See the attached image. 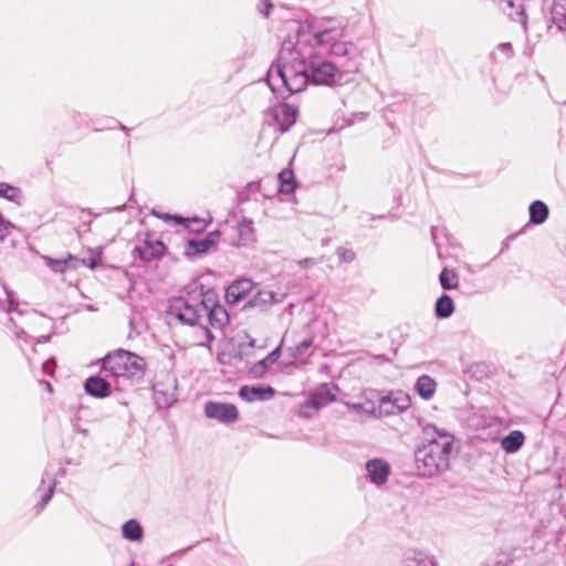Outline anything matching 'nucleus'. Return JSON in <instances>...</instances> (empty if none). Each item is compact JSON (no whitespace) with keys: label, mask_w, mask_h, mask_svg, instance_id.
<instances>
[{"label":"nucleus","mask_w":566,"mask_h":566,"mask_svg":"<svg viewBox=\"0 0 566 566\" xmlns=\"http://www.w3.org/2000/svg\"><path fill=\"white\" fill-rule=\"evenodd\" d=\"M297 109L290 104H279L272 109L274 126L281 133H285L295 123Z\"/></svg>","instance_id":"11"},{"label":"nucleus","mask_w":566,"mask_h":566,"mask_svg":"<svg viewBox=\"0 0 566 566\" xmlns=\"http://www.w3.org/2000/svg\"><path fill=\"white\" fill-rule=\"evenodd\" d=\"M434 312L439 318L450 317L454 312L453 300L449 295L443 294L437 300Z\"/></svg>","instance_id":"22"},{"label":"nucleus","mask_w":566,"mask_h":566,"mask_svg":"<svg viewBox=\"0 0 566 566\" xmlns=\"http://www.w3.org/2000/svg\"><path fill=\"white\" fill-rule=\"evenodd\" d=\"M345 27L334 20L328 19L323 21L318 27L313 30L314 43H307V45L318 46L322 51L334 55V56H348V63L344 64L345 72H354L357 70L355 63H350L355 46L350 42L344 41Z\"/></svg>","instance_id":"4"},{"label":"nucleus","mask_w":566,"mask_h":566,"mask_svg":"<svg viewBox=\"0 0 566 566\" xmlns=\"http://www.w3.org/2000/svg\"><path fill=\"white\" fill-rule=\"evenodd\" d=\"M219 231L210 232L205 240L209 243L210 247L214 245L219 239Z\"/></svg>","instance_id":"40"},{"label":"nucleus","mask_w":566,"mask_h":566,"mask_svg":"<svg viewBox=\"0 0 566 566\" xmlns=\"http://www.w3.org/2000/svg\"><path fill=\"white\" fill-rule=\"evenodd\" d=\"M210 248L211 247L205 239H191L187 242L186 254L188 256H195L197 254L206 253Z\"/></svg>","instance_id":"29"},{"label":"nucleus","mask_w":566,"mask_h":566,"mask_svg":"<svg viewBox=\"0 0 566 566\" xmlns=\"http://www.w3.org/2000/svg\"><path fill=\"white\" fill-rule=\"evenodd\" d=\"M338 387L326 382L316 387L308 399L300 406L298 415L304 418H311L322 408L326 407L336 399Z\"/></svg>","instance_id":"7"},{"label":"nucleus","mask_w":566,"mask_h":566,"mask_svg":"<svg viewBox=\"0 0 566 566\" xmlns=\"http://www.w3.org/2000/svg\"><path fill=\"white\" fill-rule=\"evenodd\" d=\"M280 191L283 193H292L296 188L294 174L290 169H284L279 174Z\"/></svg>","instance_id":"25"},{"label":"nucleus","mask_w":566,"mask_h":566,"mask_svg":"<svg viewBox=\"0 0 566 566\" xmlns=\"http://www.w3.org/2000/svg\"><path fill=\"white\" fill-rule=\"evenodd\" d=\"M274 395L275 390L271 386H243L239 391V396L248 402L268 401Z\"/></svg>","instance_id":"15"},{"label":"nucleus","mask_w":566,"mask_h":566,"mask_svg":"<svg viewBox=\"0 0 566 566\" xmlns=\"http://www.w3.org/2000/svg\"><path fill=\"white\" fill-rule=\"evenodd\" d=\"M491 57H492L493 60H496V57H495V53H491Z\"/></svg>","instance_id":"45"},{"label":"nucleus","mask_w":566,"mask_h":566,"mask_svg":"<svg viewBox=\"0 0 566 566\" xmlns=\"http://www.w3.org/2000/svg\"><path fill=\"white\" fill-rule=\"evenodd\" d=\"M252 285L250 280L237 281L229 286L228 296L233 297L235 301L240 300L252 289Z\"/></svg>","instance_id":"26"},{"label":"nucleus","mask_w":566,"mask_h":566,"mask_svg":"<svg viewBox=\"0 0 566 566\" xmlns=\"http://www.w3.org/2000/svg\"><path fill=\"white\" fill-rule=\"evenodd\" d=\"M353 407H354L355 409H359V408H360V406H359V405H354Z\"/></svg>","instance_id":"46"},{"label":"nucleus","mask_w":566,"mask_h":566,"mask_svg":"<svg viewBox=\"0 0 566 566\" xmlns=\"http://www.w3.org/2000/svg\"><path fill=\"white\" fill-rule=\"evenodd\" d=\"M525 442V436L520 430L511 431L507 436L502 438L501 447L506 453L517 452Z\"/></svg>","instance_id":"19"},{"label":"nucleus","mask_w":566,"mask_h":566,"mask_svg":"<svg viewBox=\"0 0 566 566\" xmlns=\"http://www.w3.org/2000/svg\"><path fill=\"white\" fill-rule=\"evenodd\" d=\"M51 365H52V363L50 360L43 363L42 367H43L44 373L52 375L53 371L51 369Z\"/></svg>","instance_id":"42"},{"label":"nucleus","mask_w":566,"mask_h":566,"mask_svg":"<svg viewBox=\"0 0 566 566\" xmlns=\"http://www.w3.org/2000/svg\"><path fill=\"white\" fill-rule=\"evenodd\" d=\"M548 217L547 206L539 200H536L530 206V221L535 224H542Z\"/></svg>","instance_id":"21"},{"label":"nucleus","mask_w":566,"mask_h":566,"mask_svg":"<svg viewBox=\"0 0 566 566\" xmlns=\"http://www.w3.org/2000/svg\"><path fill=\"white\" fill-rule=\"evenodd\" d=\"M84 388L88 395L96 398H105L111 395V384L98 376L88 377L85 380Z\"/></svg>","instance_id":"17"},{"label":"nucleus","mask_w":566,"mask_h":566,"mask_svg":"<svg viewBox=\"0 0 566 566\" xmlns=\"http://www.w3.org/2000/svg\"><path fill=\"white\" fill-rule=\"evenodd\" d=\"M50 340V336H39L35 338V344H44Z\"/></svg>","instance_id":"43"},{"label":"nucleus","mask_w":566,"mask_h":566,"mask_svg":"<svg viewBox=\"0 0 566 566\" xmlns=\"http://www.w3.org/2000/svg\"><path fill=\"white\" fill-rule=\"evenodd\" d=\"M454 437L436 426L423 428V440L415 451L416 465L423 476L440 475L450 469Z\"/></svg>","instance_id":"3"},{"label":"nucleus","mask_w":566,"mask_h":566,"mask_svg":"<svg viewBox=\"0 0 566 566\" xmlns=\"http://www.w3.org/2000/svg\"><path fill=\"white\" fill-rule=\"evenodd\" d=\"M84 266H87L90 269H95L97 266V260L96 259H91L90 261L85 260V264H83Z\"/></svg>","instance_id":"41"},{"label":"nucleus","mask_w":566,"mask_h":566,"mask_svg":"<svg viewBox=\"0 0 566 566\" xmlns=\"http://www.w3.org/2000/svg\"><path fill=\"white\" fill-rule=\"evenodd\" d=\"M313 346V339L306 338L302 340L298 345L295 346V348L292 352V357L294 359H304L312 355V348Z\"/></svg>","instance_id":"30"},{"label":"nucleus","mask_w":566,"mask_h":566,"mask_svg":"<svg viewBox=\"0 0 566 566\" xmlns=\"http://www.w3.org/2000/svg\"><path fill=\"white\" fill-rule=\"evenodd\" d=\"M281 349L282 343L274 350H272L265 358L255 363L250 369L251 374L255 377L264 376L268 369L279 360L281 356Z\"/></svg>","instance_id":"18"},{"label":"nucleus","mask_w":566,"mask_h":566,"mask_svg":"<svg viewBox=\"0 0 566 566\" xmlns=\"http://www.w3.org/2000/svg\"><path fill=\"white\" fill-rule=\"evenodd\" d=\"M165 220H168V219H171L174 220L176 223H185L186 228L191 231V232H199L203 229H206L207 227V223L203 219H198V218H193V219H182L180 217H171V216H168L166 214L164 217Z\"/></svg>","instance_id":"27"},{"label":"nucleus","mask_w":566,"mask_h":566,"mask_svg":"<svg viewBox=\"0 0 566 566\" xmlns=\"http://www.w3.org/2000/svg\"><path fill=\"white\" fill-rule=\"evenodd\" d=\"M308 69L310 81L317 85L332 86L338 83L343 77V71L332 62L322 60L314 55L312 48L311 55L308 57Z\"/></svg>","instance_id":"6"},{"label":"nucleus","mask_w":566,"mask_h":566,"mask_svg":"<svg viewBox=\"0 0 566 566\" xmlns=\"http://www.w3.org/2000/svg\"><path fill=\"white\" fill-rule=\"evenodd\" d=\"M13 229H15V226L6 220L0 212V241L7 239Z\"/></svg>","instance_id":"32"},{"label":"nucleus","mask_w":566,"mask_h":566,"mask_svg":"<svg viewBox=\"0 0 566 566\" xmlns=\"http://www.w3.org/2000/svg\"><path fill=\"white\" fill-rule=\"evenodd\" d=\"M54 488H55V483H51L49 485L46 493L42 496V500L40 502V511L43 510L45 507V505L49 503V501L51 500L53 492H54Z\"/></svg>","instance_id":"36"},{"label":"nucleus","mask_w":566,"mask_h":566,"mask_svg":"<svg viewBox=\"0 0 566 566\" xmlns=\"http://www.w3.org/2000/svg\"><path fill=\"white\" fill-rule=\"evenodd\" d=\"M45 264L56 273H64L66 270H77L81 264H85V259H78L72 254H67L63 259L43 258Z\"/></svg>","instance_id":"16"},{"label":"nucleus","mask_w":566,"mask_h":566,"mask_svg":"<svg viewBox=\"0 0 566 566\" xmlns=\"http://www.w3.org/2000/svg\"><path fill=\"white\" fill-rule=\"evenodd\" d=\"M410 407V398L403 391H391L380 397L378 402V413L380 416H391L407 410Z\"/></svg>","instance_id":"9"},{"label":"nucleus","mask_w":566,"mask_h":566,"mask_svg":"<svg viewBox=\"0 0 566 566\" xmlns=\"http://www.w3.org/2000/svg\"><path fill=\"white\" fill-rule=\"evenodd\" d=\"M552 17L557 28L566 31V0H554Z\"/></svg>","instance_id":"23"},{"label":"nucleus","mask_w":566,"mask_h":566,"mask_svg":"<svg viewBox=\"0 0 566 566\" xmlns=\"http://www.w3.org/2000/svg\"><path fill=\"white\" fill-rule=\"evenodd\" d=\"M4 293L9 302V306L6 308V311L8 313L15 312L20 318L19 321H17L14 317H10V323L14 328V335L17 339H23L24 343H28L33 337L29 335L25 328H28L32 333H35L36 331L33 327V325L44 321V317L39 316L35 313H29L27 315H23V313L21 311H18L17 308L18 303L14 301L12 292L4 290Z\"/></svg>","instance_id":"8"},{"label":"nucleus","mask_w":566,"mask_h":566,"mask_svg":"<svg viewBox=\"0 0 566 566\" xmlns=\"http://www.w3.org/2000/svg\"><path fill=\"white\" fill-rule=\"evenodd\" d=\"M439 281L444 290H452L458 286V275L448 269L441 271Z\"/></svg>","instance_id":"31"},{"label":"nucleus","mask_w":566,"mask_h":566,"mask_svg":"<svg viewBox=\"0 0 566 566\" xmlns=\"http://www.w3.org/2000/svg\"><path fill=\"white\" fill-rule=\"evenodd\" d=\"M123 537L128 541H140L143 537V527L136 520H129L122 526Z\"/></svg>","instance_id":"24"},{"label":"nucleus","mask_w":566,"mask_h":566,"mask_svg":"<svg viewBox=\"0 0 566 566\" xmlns=\"http://www.w3.org/2000/svg\"><path fill=\"white\" fill-rule=\"evenodd\" d=\"M437 382L433 378L427 375H422L417 379L416 382V389L417 392L423 398V399H430L436 392Z\"/></svg>","instance_id":"20"},{"label":"nucleus","mask_w":566,"mask_h":566,"mask_svg":"<svg viewBox=\"0 0 566 566\" xmlns=\"http://www.w3.org/2000/svg\"><path fill=\"white\" fill-rule=\"evenodd\" d=\"M164 251L165 245L160 240L147 237L134 248L133 253L140 260L149 262L160 258Z\"/></svg>","instance_id":"12"},{"label":"nucleus","mask_w":566,"mask_h":566,"mask_svg":"<svg viewBox=\"0 0 566 566\" xmlns=\"http://www.w3.org/2000/svg\"><path fill=\"white\" fill-rule=\"evenodd\" d=\"M102 367L106 376L139 379L145 374L146 363L135 353L117 349L104 357Z\"/></svg>","instance_id":"5"},{"label":"nucleus","mask_w":566,"mask_h":566,"mask_svg":"<svg viewBox=\"0 0 566 566\" xmlns=\"http://www.w3.org/2000/svg\"><path fill=\"white\" fill-rule=\"evenodd\" d=\"M365 467L369 481L376 485L386 483L391 472L389 463L381 459H371L366 462Z\"/></svg>","instance_id":"13"},{"label":"nucleus","mask_w":566,"mask_h":566,"mask_svg":"<svg viewBox=\"0 0 566 566\" xmlns=\"http://www.w3.org/2000/svg\"><path fill=\"white\" fill-rule=\"evenodd\" d=\"M311 45L304 40L285 41L279 59L268 72V84L274 93L283 95L303 91L310 82L308 57Z\"/></svg>","instance_id":"1"},{"label":"nucleus","mask_w":566,"mask_h":566,"mask_svg":"<svg viewBox=\"0 0 566 566\" xmlns=\"http://www.w3.org/2000/svg\"><path fill=\"white\" fill-rule=\"evenodd\" d=\"M500 9L513 21L526 29L525 0H496Z\"/></svg>","instance_id":"14"},{"label":"nucleus","mask_w":566,"mask_h":566,"mask_svg":"<svg viewBox=\"0 0 566 566\" xmlns=\"http://www.w3.org/2000/svg\"><path fill=\"white\" fill-rule=\"evenodd\" d=\"M497 50L503 54L504 59L509 60L513 56V48L510 42H503L497 45Z\"/></svg>","instance_id":"35"},{"label":"nucleus","mask_w":566,"mask_h":566,"mask_svg":"<svg viewBox=\"0 0 566 566\" xmlns=\"http://www.w3.org/2000/svg\"><path fill=\"white\" fill-rule=\"evenodd\" d=\"M405 566H437L436 562L428 555L413 552L412 554L406 556Z\"/></svg>","instance_id":"28"},{"label":"nucleus","mask_w":566,"mask_h":566,"mask_svg":"<svg viewBox=\"0 0 566 566\" xmlns=\"http://www.w3.org/2000/svg\"><path fill=\"white\" fill-rule=\"evenodd\" d=\"M239 232L241 235H247V239L250 240L253 235V229L250 224L245 223V224H241L239 227Z\"/></svg>","instance_id":"39"},{"label":"nucleus","mask_w":566,"mask_h":566,"mask_svg":"<svg viewBox=\"0 0 566 566\" xmlns=\"http://www.w3.org/2000/svg\"><path fill=\"white\" fill-rule=\"evenodd\" d=\"M205 416L224 424H230L239 419L238 408L232 403L208 401L205 405Z\"/></svg>","instance_id":"10"},{"label":"nucleus","mask_w":566,"mask_h":566,"mask_svg":"<svg viewBox=\"0 0 566 566\" xmlns=\"http://www.w3.org/2000/svg\"><path fill=\"white\" fill-rule=\"evenodd\" d=\"M318 263H319V261L314 258H305V259L297 261L298 266H301L303 269L312 268Z\"/></svg>","instance_id":"37"},{"label":"nucleus","mask_w":566,"mask_h":566,"mask_svg":"<svg viewBox=\"0 0 566 566\" xmlns=\"http://www.w3.org/2000/svg\"><path fill=\"white\" fill-rule=\"evenodd\" d=\"M1 197H4L10 201H17L20 198V190L7 184V188L3 189Z\"/></svg>","instance_id":"34"},{"label":"nucleus","mask_w":566,"mask_h":566,"mask_svg":"<svg viewBox=\"0 0 566 566\" xmlns=\"http://www.w3.org/2000/svg\"><path fill=\"white\" fill-rule=\"evenodd\" d=\"M272 6L273 4L270 0H261L258 8L261 13L269 15Z\"/></svg>","instance_id":"38"},{"label":"nucleus","mask_w":566,"mask_h":566,"mask_svg":"<svg viewBox=\"0 0 566 566\" xmlns=\"http://www.w3.org/2000/svg\"><path fill=\"white\" fill-rule=\"evenodd\" d=\"M46 389H48L49 391H52V386H51V384H50V382H46Z\"/></svg>","instance_id":"44"},{"label":"nucleus","mask_w":566,"mask_h":566,"mask_svg":"<svg viewBox=\"0 0 566 566\" xmlns=\"http://www.w3.org/2000/svg\"><path fill=\"white\" fill-rule=\"evenodd\" d=\"M336 253H337L339 260L342 262H346V263L353 262L356 258L355 252L350 249L338 248Z\"/></svg>","instance_id":"33"},{"label":"nucleus","mask_w":566,"mask_h":566,"mask_svg":"<svg viewBox=\"0 0 566 566\" xmlns=\"http://www.w3.org/2000/svg\"><path fill=\"white\" fill-rule=\"evenodd\" d=\"M167 313L184 324L202 326L206 336V340L200 343L202 346H210L214 339L205 323L216 329H221L229 323L226 307L217 301L213 294H205L201 298H174L169 303Z\"/></svg>","instance_id":"2"}]
</instances>
